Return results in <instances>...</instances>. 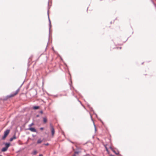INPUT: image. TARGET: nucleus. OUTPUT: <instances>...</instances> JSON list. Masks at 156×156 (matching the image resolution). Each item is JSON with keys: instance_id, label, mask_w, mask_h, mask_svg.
Returning <instances> with one entry per match:
<instances>
[{"instance_id": "obj_17", "label": "nucleus", "mask_w": 156, "mask_h": 156, "mask_svg": "<svg viewBox=\"0 0 156 156\" xmlns=\"http://www.w3.org/2000/svg\"><path fill=\"white\" fill-rule=\"evenodd\" d=\"M34 125V124L33 123H32L31 124V126H32V125Z\"/></svg>"}, {"instance_id": "obj_8", "label": "nucleus", "mask_w": 156, "mask_h": 156, "mask_svg": "<svg viewBox=\"0 0 156 156\" xmlns=\"http://www.w3.org/2000/svg\"><path fill=\"white\" fill-rule=\"evenodd\" d=\"M43 122L44 123H46L47 122V118L46 117H44L43 118Z\"/></svg>"}, {"instance_id": "obj_4", "label": "nucleus", "mask_w": 156, "mask_h": 156, "mask_svg": "<svg viewBox=\"0 0 156 156\" xmlns=\"http://www.w3.org/2000/svg\"><path fill=\"white\" fill-rule=\"evenodd\" d=\"M28 130H30L33 132H36V129L34 128H30L28 129Z\"/></svg>"}, {"instance_id": "obj_2", "label": "nucleus", "mask_w": 156, "mask_h": 156, "mask_svg": "<svg viewBox=\"0 0 156 156\" xmlns=\"http://www.w3.org/2000/svg\"><path fill=\"white\" fill-rule=\"evenodd\" d=\"M9 130H6L4 132V135L2 137V139L4 140L5 139L7 136L8 135L9 133Z\"/></svg>"}, {"instance_id": "obj_19", "label": "nucleus", "mask_w": 156, "mask_h": 156, "mask_svg": "<svg viewBox=\"0 0 156 156\" xmlns=\"http://www.w3.org/2000/svg\"><path fill=\"white\" fill-rule=\"evenodd\" d=\"M75 153H76V154H78V153L77 152H75Z\"/></svg>"}, {"instance_id": "obj_9", "label": "nucleus", "mask_w": 156, "mask_h": 156, "mask_svg": "<svg viewBox=\"0 0 156 156\" xmlns=\"http://www.w3.org/2000/svg\"><path fill=\"white\" fill-rule=\"evenodd\" d=\"M5 147L6 148H8L9 146H10V144H9L8 143H6L5 144Z\"/></svg>"}, {"instance_id": "obj_20", "label": "nucleus", "mask_w": 156, "mask_h": 156, "mask_svg": "<svg viewBox=\"0 0 156 156\" xmlns=\"http://www.w3.org/2000/svg\"><path fill=\"white\" fill-rule=\"evenodd\" d=\"M121 48H121V47H120V48H120V49H121Z\"/></svg>"}, {"instance_id": "obj_18", "label": "nucleus", "mask_w": 156, "mask_h": 156, "mask_svg": "<svg viewBox=\"0 0 156 156\" xmlns=\"http://www.w3.org/2000/svg\"><path fill=\"white\" fill-rule=\"evenodd\" d=\"M73 156H76V155H75V154H74V155H73Z\"/></svg>"}, {"instance_id": "obj_21", "label": "nucleus", "mask_w": 156, "mask_h": 156, "mask_svg": "<svg viewBox=\"0 0 156 156\" xmlns=\"http://www.w3.org/2000/svg\"><path fill=\"white\" fill-rule=\"evenodd\" d=\"M0 156H2V155H0Z\"/></svg>"}, {"instance_id": "obj_10", "label": "nucleus", "mask_w": 156, "mask_h": 156, "mask_svg": "<svg viewBox=\"0 0 156 156\" xmlns=\"http://www.w3.org/2000/svg\"><path fill=\"white\" fill-rule=\"evenodd\" d=\"M39 108V107L38 106H35L33 107V108L34 109H37Z\"/></svg>"}, {"instance_id": "obj_15", "label": "nucleus", "mask_w": 156, "mask_h": 156, "mask_svg": "<svg viewBox=\"0 0 156 156\" xmlns=\"http://www.w3.org/2000/svg\"><path fill=\"white\" fill-rule=\"evenodd\" d=\"M105 148H106V151H108V148H107V147H105Z\"/></svg>"}, {"instance_id": "obj_3", "label": "nucleus", "mask_w": 156, "mask_h": 156, "mask_svg": "<svg viewBox=\"0 0 156 156\" xmlns=\"http://www.w3.org/2000/svg\"><path fill=\"white\" fill-rule=\"evenodd\" d=\"M50 129L51 131L52 136H53L55 134V131L53 126L51 125H50Z\"/></svg>"}, {"instance_id": "obj_11", "label": "nucleus", "mask_w": 156, "mask_h": 156, "mask_svg": "<svg viewBox=\"0 0 156 156\" xmlns=\"http://www.w3.org/2000/svg\"><path fill=\"white\" fill-rule=\"evenodd\" d=\"M37 153V152L36 150H34L32 153V154L34 155L36 154Z\"/></svg>"}, {"instance_id": "obj_5", "label": "nucleus", "mask_w": 156, "mask_h": 156, "mask_svg": "<svg viewBox=\"0 0 156 156\" xmlns=\"http://www.w3.org/2000/svg\"><path fill=\"white\" fill-rule=\"evenodd\" d=\"M16 139V136L15 135H14L10 139V141H12L14 139Z\"/></svg>"}, {"instance_id": "obj_7", "label": "nucleus", "mask_w": 156, "mask_h": 156, "mask_svg": "<svg viewBox=\"0 0 156 156\" xmlns=\"http://www.w3.org/2000/svg\"><path fill=\"white\" fill-rule=\"evenodd\" d=\"M7 148L5 147H3L2 149V152L5 151L7 150Z\"/></svg>"}, {"instance_id": "obj_16", "label": "nucleus", "mask_w": 156, "mask_h": 156, "mask_svg": "<svg viewBox=\"0 0 156 156\" xmlns=\"http://www.w3.org/2000/svg\"><path fill=\"white\" fill-rule=\"evenodd\" d=\"M40 113L41 114H42L43 113V111H41L40 112Z\"/></svg>"}, {"instance_id": "obj_1", "label": "nucleus", "mask_w": 156, "mask_h": 156, "mask_svg": "<svg viewBox=\"0 0 156 156\" xmlns=\"http://www.w3.org/2000/svg\"><path fill=\"white\" fill-rule=\"evenodd\" d=\"M20 90V89H18L13 94H11L10 95H7L6 97V100H7L9 98H11L12 97H14L17 94H18Z\"/></svg>"}, {"instance_id": "obj_12", "label": "nucleus", "mask_w": 156, "mask_h": 156, "mask_svg": "<svg viewBox=\"0 0 156 156\" xmlns=\"http://www.w3.org/2000/svg\"><path fill=\"white\" fill-rule=\"evenodd\" d=\"M44 145H46V146H48L49 145V144L48 143H47V144H44Z\"/></svg>"}, {"instance_id": "obj_13", "label": "nucleus", "mask_w": 156, "mask_h": 156, "mask_svg": "<svg viewBox=\"0 0 156 156\" xmlns=\"http://www.w3.org/2000/svg\"><path fill=\"white\" fill-rule=\"evenodd\" d=\"M40 129L41 130H43L44 129V128H43V127H41V128H40Z\"/></svg>"}, {"instance_id": "obj_6", "label": "nucleus", "mask_w": 156, "mask_h": 156, "mask_svg": "<svg viewBox=\"0 0 156 156\" xmlns=\"http://www.w3.org/2000/svg\"><path fill=\"white\" fill-rule=\"evenodd\" d=\"M42 141L43 140L41 139H39L37 140V143L38 144H41L42 142Z\"/></svg>"}, {"instance_id": "obj_14", "label": "nucleus", "mask_w": 156, "mask_h": 156, "mask_svg": "<svg viewBox=\"0 0 156 156\" xmlns=\"http://www.w3.org/2000/svg\"><path fill=\"white\" fill-rule=\"evenodd\" d=\"M39 156H43V155L42 154H40Z\"/></svg>"}]
</instances>
